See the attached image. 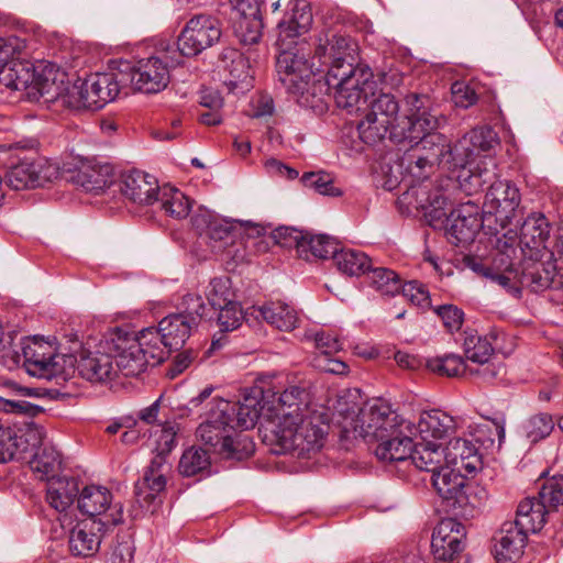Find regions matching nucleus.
<instances>
[{
  "label": "nucleus",
  "instance_id": "obj_1",
  "mask_svg": "<svg viewBox=\"0 0 563 563\" xmlns=\"http://www.w3.org/2000/svg\"><path fill=\"white\" fill-rule=\"evenodd\" d=\"M274 395L278 398L269 423L276 452L310 459L322 449L329 429L322 415L310 409V393L291 385Z\"/></svg>",
  "mask_w": 563,
  "mask_h": 563
},
{
  "label": "nucleus",
  "instance_id": "obj_2",
  "mask_svg": "<svg viewBox=\"0 0 563 563\" xmlns=\"http://www.w3.org/2000/svg\"><path fill=\"white\" fill-rule=\"evenodd\" d=\"M158 338L145 329L137 334L115 328L102 336V347L113 356L117 374L136 377L148 366L163 363L168 354L157 347Z\"/></svg>",
  "mask_w": 563,
  "mask_h": 563
},
{
  "label": "nucleus",
  "instance_id": "obj_3",
  "mask_svg": "<svg viewBox=\"0 0 563 563\" xmlns=\"http://www.w3.org/2000/svg\"><path fill=\"white\" fill-rule=\"evenodd\" d=\"M229 401L213 399L206 420L199 424L196 434L200 441L224 459L242 461L254 453L253 440L239 433L225 409Z\"/></svg>",
  "mask_w": 563,
  "mask_h": 563
},
{
  "label": "nucleus",
  "instance_id": "obj_4",
  "mask_svg": "<svg viewBox=\"0 0 563 563\" xmlns=\"http://www.w3.org/2000/svg\"><path fill=\"white\" fill-rule=\"evenodd\" d=\"M408 143L411 148L402 157L401 164H406L409 174L418 180L428 178L435 164L450 170L461 168L456 164L455 144L452 146L443 134L429 131Z\"/></svg>",
  "mask_w": 563,
  "mask_h": 563
},
{
  "label": "nucleus",
  "instance_id": "obj_5",
  "mask_svg": "<svg viewBox=\"0 0 563 563\" xmlns=\"http://www.w3.org/2000/svg\"><path fill=\"white\" fill-rule=\"evenodd\" d=\"M34 66L25 59L10 57L4 67L0 69V82L14 90L31 89L42 97L54 99L59 95V87L56 85L57 71L53 66Z\"/></svg>",
  "mask_w": 563,
  "mask_h": 563
},
{
  "label": "nucleus",
  "instance_id": "obj_6",
  "mask_svg": "<svg viewBox=\"0 0 563 563\" xmlns=\"http://www.w3.org/2000/svg\"><path fill=\"white\" fill-rule=\"evenodd\" d=\"M222 36V26L218 18L210 14H197L189 19L178 35L176 44H170L172 65H180L181 57H194L212 47Z\"/></svg>",
  "mask_w": 563,
  "mask_h": 563
},
{
  "label": "nucleus",
  "instance_id": "obj_7",
  "mask_svg": "<svg viewBox=\"0 0 563 563\" xmlns=\"http://www.w3.org/2000/svg\"><path fill=\"white\" fill-rule=\"evenodd\" d=\"M438 119L431 113L430 98L427 95L410 92L405 98V114L391 130L390 141L396 144L412 142L421 133L433 131Z\"/></svg>",
  "mask_w": 563,
  "mask_h": 563
},
{
  "label": "nucleus",
  "instance_id": "obj_8",
  "mask_svg": "<svg viewBox=\"0 0 563 563\" xmlns=\"http://www.w3.org/2000/svg\"><path fill=\"white\" fill-rule=\"evenodd\" d=\"M461 472L459 468L444 463L439 471L431 475V482L439 496L450 507L462 515H468L481 503L477 500L476 487L470 485Z\"/></svg>",
  "mask_w": 563,
  "mask_h": 563
},
{
  "label": "nucleus",
  "instance_id": "obj_9",
  "mask_svg": "<svg viewBox=\"0 0 563 563\" xmlns=\"http://www.w3.org/2000/svg\"><path fill=\"white\" fill-rule=\"evenodd\" d=\"M121 523V508L115 506L110 515L99 519H85L69 531V551L75 556L90 558L100 549L104 537Z\"/></svg>",
  "mask_w": 563,
  "mask_h": 563
},
{
  "label": "nucleus",
  "instance_id": "obj_10",
  "mask_svg": "<svg viewBox=\"0 0 563 563\" xmlns=\"http://www.w3.org/2000/svg\"><path fill=\"white\" fill-rule=\"evenodd\" d=\"M159 55L151 56L137 62L136 66L129 68V86L144 93H156L165 89L169 82V68L172 65L170 44L161 45Z\"/></svg>",
  "mask_w": 563,
  "mask_h": 563
},
{
  "label": "nucleus",
  "instance_id": "obj_11",
  "mask_svg": "<svg viewBox=\"0 0 563 563\" xmlns=\"http://www.w3.org/2000/svg\"><path fill=\"white\" fill-rule=\"evenodd\" d=\"M130 63H122L118 71L89 75L80 87L82 104L98 110L113 101L129 86Z\"/></svg>",
  "mask_w": 563,
  "mask_h": 563
},
{
  "label": "nucleus",
  "instance_id": "obj_12",
  "mask_svg": "<svg viewBox=\"0 0 563 563\" xmlns=\"http://www.w3.org/2000/svg\"><path fill=\"white\" fill-rule=\"evenodd\" d=\"M345 78H331L334 100L339 108L350 114L367 110L368 97L374 89L373 71L367 66H357V73L344 76Z\"/></svg>",
  "mask_w": 563,
  "mask_h": 563
},
{
  "label": "nucleus",
  "instance_id": "obj_13",
  "mask_svg": "<svg viewBox=\"0 0 563 563\" xmlns=\"http://www.w3.org/2000/svg\"><path fill=\"white\" fill-rule=\"evenodd\" d=\"M405 421L387 402L375 400L360 409L352 428L355 434L371 442L384 439Z\"/></svg>",
  "mask_w": 563,
  "mask_h": 563
},
{
  "label": "nucleus",
  "instance_id": "obj_14",
  "mask_svg": "<svg viewBox=\"0 0 563 563\" xmlns=\"http://www.w3.org/2000/svg\"><path fill=\"white\" fill-rule=\"evenodd\" d=\"M356 48L357 45L351 37L333 34L327 37L324 43L320 41L314 49V57H318L322 65L328 66L327 75L330 79H342L345 78L344 76L357 73V67L354 66Z\"/></svg>",
  "mask_w": 563,
  "mask_h": 563
},
{
  "label": "nucleus",
  "instance_id": "obj_15",
  "mask_svg": "<svg viewBox=\"0 0 563 563\" xmlns=\"http://www.w3.org/2000/svg\"><path fill=\"white\" fill-rule=\"evenodd\" d=\"M59 176V166L45 157L24 158L11 166L5 175L7 185L14 190L36 188Z\"/></svg>",
  "mask_w": 563,
  "mask_h": 563
},
{
  "label": "nucleus",
  "instance_id": "obj_16",
  "mask_svg": "<svg viewBox=\"0 0 563 563\" xmlns=\"http://www.w3.org/2000/svg\"><path fill=\"white\" fill-rule=\"evenodd\" d=\"M18 357H22L23 366L30 375L47 379L60 372L59 358H64L54 353L51 344L36 338L22 341Z\"/></svg>",
  "mask_w": 563,
  "mask_h": 563
},
{
  "label": "nucleus",
  "instance_id": "obj_17",
  "mask_svg": "<svg viewBox=\"0 0 563 563\" xmlns=\"http://www.w3.org/2000/svg\"><path fill=\"white\" fill-rule=\"evenodd\" d=\"M466 529L453 518L442 519L434 528L431 551L437 561L453 562L465 549Z\"/></svg>",
  "mask_w": 563,
  "mask_h": 563
},
{
  "label": "nucleus",
  "instance_id": "obj_18",
  "mask_svg": "<svg viewBox=\"0 0 563 563\" xmlns=\"http://www.w3.org/2000/svg\"><path fill=\"white\" fill-rule=\"evenodd\" d=\"M445 219L446 238L456 246L473 242L483 222L478 206L472 201L460 205Z\"/></svg>",
  "mask_w": 563,
  "mask_h": 563
},
{
  "label": "nucleus",
  "instance_id": "obj_19",
  "mask_svg": "<svg viewBox=\"0 0 563 563\" xmlns=\"http://www.w3.org/2000/svg\"><path fill=\"white\" fill-rule=\"evenodd\" d=\"M521 201L519 189L507 180H494L486 192L484 207L495 216L500 227L506 228L516 216Z\"/></svg>",
  "mask_w": 563,
  "mask_h": 563
},
{
  "label": "nucleus",
  "instance_id": "obj_20",
  "mask_svg": "<svg viewBox=\"0 0 563 563\" xmlns=\"http://www.w3.org/2000/svg\"><path fill=\"white\" fill-rule=\"evenodd\" d=\"M312 21L307 0H290L284 16L277 23V45L291 47L298 37L309 32Z\"/></svg>",
  "mask_w": 563,
  "mask_h": 563
},
{
  "label": "nucleus",
  "instance_id": "obj_21",
  "mask_svg": "<svg viewBox=\"0 0 563 563\" xmlns=\"http://www.w3.org/2000/svg\"><path fill=\"white\" fill-rule=\"evenodd\" d=\"M68 360L76 362L79 375L89 382L102 383L117 376L113 356L102 347V339L95 352L81 351L79 358L68 356Z\"/></svg>",
  "mask_w": 563,
  "mask_h": 563
},
{
  "label": "nucleus",
  "instance_id": "obj_22",
  "mask_svg": "<svg viewBox=\"0 0 563 563\" xmlns=\"http://www.w3.org/2000/svg\"><path fill=\"white\" fill-rule=\"evenodd\" d=\"M118 187L125 199L139 206L156 202L162 190L154 176L141 170L122 174Z\"/></svg>",
  "mask_w": 563,
  "mask_h": 563
},
{
  "label": "nucleus",
  "instance_id": "obj_23",
  "mask_svg": "<svg viewBox=\"0 0 563 563\" xmlns=\"http://www.w3.org/2000/svg\"><path fill=\"white\" fill-rule=\"evenodd\" d=\"M415 424L410 421H402L395 432H389L384 439H377L379 442L375 449L377 459L384 462L408 463L412 449V435Z\"/></svg>",
  "mask_w": 563,
  "mask_h": 563
},
{
  "label": "nucleus",
  "instance_id": "obj_24",
  "mask_svg": "<svg viewBox=\"0 0 563 563\" xmlns=\"http://www.w3.org/2000/svg\"><path fill=\"white\" fill-rule=\"evenodd\" d=\"M279 53L276 62V69L279 81L288 90H298L306 79L313 75L312 67L305 54L290 52V47L279 46Z\"/></svg>",
  "mask_w": 563,
  "mask_h": 563
},
{
  "label": "nucleus",
  "instance_id": "obj_25",
  "mask_svg": "<svg viewBox=\"0 0 563 563\" xmlns=\"http://www.w3.org/2000/svg\"><path fill=\"white\" fill-rule=\"evenodd\" d=\"M195 319H186L183 314L170 313L163 318L157 328H146V332H153V336L157 335V347L162 351L168 349L179 350L184 346L185 342L195 329Z\"/></svg>",
  "mask_w": 563,
  "mask_h": 563
},
{
  "label": "nucleus",
  "instance_id": "obj_26",
  "mask_svg": "<svg viewBox=\"0 0 563 563\" xmlns=\"http://www.w3.org/2000/svg\"><path fill=\"white\" fill-rule=\"evenodd\" d=\"M528 534L511 521L503 523L494 537V556L497 563H515L521 558Z\"/></svg>",
  "mask_w": 563,
  "mask_h": 563
},
{
  "label": "nucleus",
  "instance_id": "obj_27",
  "mask_svg": "<svg viewBox=\"0 0 563 563\" xmlns=\"http://www.w3.org/2000/svg\"><path fill=\"white\" fill-rule=\"evenodd\" d=\"M333 88V84L330 82V76L325 75V78H314V75L310 79H306L302 86L298 90H288L290 95L296 98L297 103L302 107L312 110L314 113L322 114L328 110V103L331 99L330 91Z\"/></svg>",
  "mask_w": 563,
  "mask_h": 563
},
{
  "label": "nucleus",
  "instance_id": "obj_28",
  "mask_svg": "<svg viewBox=\"0 0 563 563\" xmlns=\"http://www.w3.org/2000/svg\"><path fill=\"white\" fill-rule=\"evenodd\" d=\"M115 175L109 164L86 163L70 176L71 183L87 192L99 194L114 184Z\"/></svg>",
  "mask_w": 563,
  "mask_h": 563
},
{
  "label": "nucleus",
  "instance_id": "obj_29",
  "mask_svg": "<svg viewBox=\"0 0 563 563\" xmlns=\"http://www.w3.org/2000/svg\"><path fill=\"white\" fill-rule=\"evenodd\" d=\"M78 509L87 515L88 519L103 518L104 515H110L112 508L119 506L121 508V522L123 521V506L120 503L112 501L111 492L102 486L90 485L86 486L78 498Z\"/></svg>",
  "mask_w": 563,
  "mask_h": 563
},
{
  "label": "nucleus",
  "instance_id": "obj_30",
  "mask_svg": "<svg viewBox=\"0 0 563 563\" xmlns=\"http://www.w3.org/2000/svg\"><path fill=\"white\" fill-rule=\"evenodd\" d=\"M455 431V419L439 409L423 411L413 429V433H419L423 441L444 440L453 435Z\"/></svg>",
  "mask_w": 563,
  "mask_h": 563
},
{
  "label": "nucleus",
  "instance_id": "obj_31",
  "mask_svg": "<svg viewBox=\"0 0 563 563\" xmlns=\"http://www.w3.org/2000/svg\"><path fill=\"white\" fill-rule=\"evenodd\" d=\"M496 141V133L487 126L473 129L455 143L456 164L461 169H466L467 165H472L476 152H486L493 147Z\"/></svg>",
  "mask_w": 563,
  "mask_h": 563
},
{
  "label": "nucleus",
  "instance_id": "obj_32",
  "mask_svg": "<svg viewBox=\"0 0 563 563\" xmlns=\"http://www.w3.org/2000/svg\"><path fill=\"white\" fill-rule=\"evenodd\" d=\"M444 454L445 463L468 474L476 472L482 464L477 448L466 439L455 438L450 440L444 448Z\"/></svg>",
  "mask_w": 563,
  "mask_h": 563
},
{
  "label": "nucleus",
  "instance_id": "obj_33",
  "mask_svg": "<svg viewBox=\"0 0 563 563\" xmlns=\"http://www.w3.org/2000/svg\"><path fill=\"white\" fill-rule=\"evenodd\" d=\"M78 482L74 477H55L47 479L46 500L51 507L62 512L78 498Z\"/></svg>",
  "mask_w": 563,
  "mask_h": 563
},
{
  "label": "nucleus",
  "instance_id": "obj_34",
  "mask_svg": "<svg viewBox=\"0 0 563 563\" xmlns=\"http://www.w3.org/2000/svg\"><path fill=\"white\" fill-rule=\"evenodd\" d=\"M229 60L225 64V70L229 73V78L225 79V85L230 91H245L252 86L251 67L249 59L236 49H227L223 53V60Z\"/></svg>",
  "mask_w": 563,
  "mask_h": 563
},
{
  "label": "nucleus",
  "instance_id": "obj_35",
  "mask_svg": "<svg viewBox=\"0 0 563 563\" xmlns=\"http://www.w3.org/2000/svg\"><path fill=\"white\" fill-rule=\"evenodd\" d=\"M547 511V506L539 497H528L518 505L516 519L512 522L527 533H534L543 528Z\"/></svg>",
  "mask_w": 563,
  "mask_h": 563
},
{
  "label": "nucleus",
  "instance_id": "obj_36",
  "mask_svg": "<svg viewBox=\"0 0 563 563\" xmlns=\"http://www.w3.org/2000/svg\"><path fill=\"white\" fill-rule=\"evenodd\" d=\"M292 232L295 233L294 240L297 245V251L300 256L306 254V258H309L307 253L310 252L316 258L327 260L333 257L338 250V242L329 235H311L298 231Z\"/></svg>",
  "mask_w": 563,
  "mask_h": 563
},
{
  "label": "nucleus",
  "instance_id": "obj_37",
  "mask_svg": "<svg viewBox=\"0 0 563 563\" xmlns=\"http://www.w3.org/2000/svg\"><path fill=\"white\" fill-rule=\"evenodd\" d=\"M258 396L247 395L244 396L242 401L231 402L225 409L234 429L241 428L243 430L252 429L255 427L263 407L260 406Z\"/></svg>",
  "mask_w": 563,
  "mask_h": 563
},
{
  "label": "nucleus",
  "instance_id": "obj_38",
  "mask_svg": "<svg viewBox=\"0 0 563 563\" xmlns=\"http://www.w3.org/2000/svg\"><path fill=\"white\" fill-rule=\"evenodd\" d=\"M408 463L433 475L445 463L444 449L429 441L412 445Z\"/></svg>",
  "mask_w": 563,
  "mask_h": 563
},
{
  "label": "nucleus",
  "instance_id": "obj_39",
  "mask_svg": "<svg viewBox=\"0 0 563 563\" xmlns=\"http://www.w3.org/2000/svg\"><path fill=\"white\" fill-rule=\"evenodd\" d=\"M258 313L267 323L282 331H291L298 323L296 310L285 302H268L258 308Z\"/></svg>",
  "mask_w": 563,
  "mask_h": 563
},
{
  "label": "nucleus",
  "instance_id": "obj_40",
  "mask_svg": "<svg viewBox=\"0 0 563 563\" xmlns=\"http://www.w3.org/2000/svg\"><path fill=\"white\" fill-rule=\"evenodd\" d=\"M556 266L553 262H534L525 267L521 284L531 287L533 291L544 290L554 284Z\"/></svg>",
  "mask_w": 563,
  "mask_h": 563
},
{
  "label": "nucleus",
  "instance_id": "obj_41",
  "mask_svg": "<svg viewBox=\"0 0 563 563\" xmlns=\"http://www.w3.org/2000/svg\"><path fill=\"white\" fill-rule=\"evenodd\" d=\"M550 236V225L542 213H532L521 225L520 239L526 246L539 249L544 246Z\"/></svg>",
  "mask_w": 563,
  "mask_h": 563
},
{
  "label": "nucleus",
  "instance_id": "obj_42",
  "mask_svg": "<svg viewBox=\"0 0 563 563\" xmlns=\"http://www.w3.org/2000/svg\"><path fill=\"white\" fill-rule=\"evenodd\" d=\"M333 260L338 269L349 276L366 275L372 267L371 258L358 250H336Z\"/></svg>",
  "mask_w": 563,
  "mask_h": 563
},
{
  "label": "nucleus",
  "instance_id": "obj_43",
  "mask_svg": "<svg viewBox=\"0 0 563 563\" xmlns=\"http://www.w3.org/2000/svg\"><path fill=\"white\" fill-rule=\"evenodd\" d=\"M161 208L166 214L175 219L186 218L191 209V200L179 189L164 186L158 195Z\"/></svg>",
  "mask_w": 563,
  "mask_h": 563
},
{
  "label": "nucleus",
  "instance_id": "obj_44",
  "mask_svg": "<svg viewBox=\"0 0 563 563\" xmlns=\"http://www.w3.org/2000/svg\"><path fill=\"white\" fill-rule=\"evenodd\" d=\"M463 350L466 360L479 365L490 361L494 346L487 336L479 335L476 331H465Z\"/></svg>",
  "mask_w": 563,
  "mask_h": 563
},
{
  "label": "nucleus",
  "instance_id": "obj_45",
  "mask_svg": "<svg viewBox=\"0 0 563 563\" xmlns=\"http://www.w3.org/2000/svg\"><path fill=\"white\" fill-rule=\"evenodd\" d=\"M372 100L368 101V112L373 117L378 118L379 120L389 121L390 124L398 123L400 118L399 113V103L394 95L389 92H383L376 95L374 89L371 92Z\"/></svg>",
  "mask_w": 563,
  "mask_h": 563
},
{
  "label": "nucleus",
  "instance_id": "obj_46",
  "mask_svg": "<svg viewBox=\"0 0 563 563\" xmlns=\"http://www.w3.org/2000/svg\"><path fill=\"white\" fill-rule=\"evenodd\" d=\"M369 286L383 296H395L400 292L401 279L399 275L386 267H371L366 274Z\"/></svg>",
  "mask_w": 563,
  "mask_h": 563
},
{
  "label": "nucleus",
  "instance_id": "obj_47",
  "mask_svg": "<svg viewBox=\"0 0 563 563\" xmlns=\"http://www.w3.org/2000/svg\"><path fill=\"white\" fill-rule=\"evenodd\" d=\"M395 126L396 124H390L389 121L379 120L366 113L365 119L357 124V133L363 143L374 146L380 143L387 134L390 135Z\"/></svg>",
  "mask_w": 563,
  "mask_h": 563
},
{
  "label": "nucleus",
  "instance_id": "obj_48",
  "mask_svg": "<svg viewBox=\"0 0 563 563\" xmlns=\"http://www.w3.org/2000/svg\"><path fill=\"white\" fill-rule=\"evenodd\" d=\"M60 454L52 445H41L30 461L32 471L41 474L42 478H51L60 467Z\"/></svg>",
  "mask_w": 563,
  "mask_h": 563
},
{
  "label": "nucleus",
  "instance_id": "obj_49",
  "mask_svg": "<svg viewBox=\"0 0 563 563\" xmlns=\"http://www.w3.org/2000/svg\"><path fill=\"white\" fill-rule=\"evenodd\" d=\"M210 467L209 454L200 448L186 450L179 461V472L184 476H194L207 472Z\"/></svg>",
  "mask_w": 563,
  "mask_h": 563
},
{
  "label": "nucleus",
  "instance_id": "obj_50",
  "mask_svg": "<svg viewBox=\"0 0 563 563\" xmlns=\"http://www.w3.org/2000/svg\"><path fill=\"white\" fill-rule=\"evenodd\" d=\"M416 195L419 206L427 210L431 218L440 220L448 216L444 211L448 199L440 189L429 192L427 186H419Z\"/></svg>",
  "mask_w": 563,
  "mask_h": 563
},
{
  "label": "nucleus",
  "instance_id": "obj_51",
  "mask_svg": "<svg viewBox=\"0 0 563 563\" xmlns=\"http://www.w3.org/2000/svg\"><path fill=\"white\" fill-rule=\"evenodd\" d=\"M206 296L211 308L223 307V305H230V302L236 300L231 279L227 276L212 278Z\"/></svg>",
  "mask_w": 563,
  "mask_h": 563
},
{
  "label": "nucleus",
  "instance_id": "obj_52",
  "mask_svg": "<svg viewBox=\"0 0 563 563\" xmlns=\"http://www.w3.org/2000/svg\"><path fill=\"white\" fill-rule=\"evenodd\" d=\"M205 238L214 252H222L227 246L233 244L235 231L232 224L216 218Z\"/></svg>",
  "mask_w": 563,
  "mask_h": 563
},
{
  "label": "nucleus",
  "instance_id": "obj_53",
  "mask_svg": "<svg viewBox=\"0 0 563 563\" xmlns=\"http://www.w3.org/2000/svg\"><path fill=\"white\" fill-rule=\"evenodd\" d=\"M427 367L441 376L455 377L466 371V365L462 356L456 354H446L437 356L427 361Z\"/></svg>",
  "mask_w": 563,
  "mask_h": 563
},
{
  "label": "nucleus",
  "instance_id": "obj_54",
  "mask_svg": "<svg viewBox=\"0 0 563 563\" xmlns=\"http://www.w3.org/2000/svg\"><path fill=\"white\" fill-rule=\"evenodd\" d=\"M553 428L554 421L549 413L534 415L522 426L523 433L531 443H536L550 435Z\"/></svg>",
  "mask_w": 563,
  "mask_h": 563
},
{
  "label": "nucleus",
  "instance_id": "obj_55",
  "mask_svg": "<svg viewBox=\"0 0 563 563\" xmlns=\"http://www.w3.org/2000/svg\"><path fill=\"white\" fill-rule=\"evenodd\" d=\"M238 33L244 44H256L262 37L264 27L261 11L255 15L239 14Z\"/></svg>",
  "mask_w": 563,
  "mask_h": 563
},
{
  "label": "nucleus",
  "instance_id": "obj_56",
  "mask_svg": "<svg viewBox=\"0 0 563 563\" xmlns=\"http://www.w3.org/2000/svg\"><path fill=\"white\" fill-rule=\"evenodd\" d=\"M152 482L142 479L135 485V503L142 511L154 514L162 504L161 493L164 489L154 490Z\"/></svg>",
  "mask_w": 563,
  "mask_h": 563
},
{
  "label": "nucleus",
  "instance_id": "obj_57",
  "mask_svg": "<svg viewBox=\"0 0 563 563\" xmlns=\"http://www.w3.org/2000/svg\"><path fill=\"white\" fill-rule=\"evenodd\" d=\"M305 187L313 189L316 192L324 196L336 197L341 195V190L333 184V178L324 172L305 173L301 177Z\"/></svg>",
  "mask_w": 563,
  "mask_h": 563
},
{
  "label": "nucleus",
  "instance_id": "obj_58",
  "mask_svg": "<svg viewBox=\"0 0 563 563\" xmlns=\"http://www.w3.org/2000/svg\"><path fill=\"white\" fill-rule=\"evenodd\" d=\"M212 309L219 311L218 323L221 331H233L241 325L243 312L236 300L230 302V305H223V307Z\"/></svg>",
  "mask_w": 563,
  "mask_h": 563
},
{
  "label": "nucleus",
  "instance_id": "obj_59",
  "mask_svg": "<svg viewBox=\"0 0 563 563\" xmlns=\"http://www.w3.org/2000/svg\"><path fill=\"white\" fill-rule=\"evenodd\" d=\"M539 498L548 509L563 506V476L547 481L539 492Z\"/></svg>",
  "mask_w": 563,
  "mask_h": 563
},
{
  "label": "nucleus",
  "instance_id": "obj_60",
  "mask_svg": "<svg viewBox=\"0 0 563 563\" xmlns=\"http://www.w3.org/2000/svg\"><path fill=\"white\" fill-rule=\"evenodd\" d=\"M134 542L130 533L118 534L111 549L109 563H133Z\"/></svg>",
  "mask_w": 563,
  "mask_h": 563
},
{
  "label": "nucleus",
  "instance_id": "obj_61",
  "mask_svg": "<svg viewBox=\"0 0 563 563\" xmlns=\"http://www.w3.org/2000/svg\"><path fill=\"white\" fill-rule=\"evenodd\" d=\"M206 310L202 297L198 294L189 292L183 297L177 313L183 314L186 319H195V325H198L206 316Z\"/></svg>",
  "mask_w": 563,
  "mask_h": 563
},
{
  "label": "nucleus",
  "instance_id": "obj_62",
  "mask_svg": "<svg viewBox=\"0 0 563 563\" xmlns=\"http://www.w3.org/2000/svg\"><path fill=\"white\" fill-rule=\"evenodd\" d=\"M168 470V465L166 462V456L155 454L152 459L150 465L146 467L145 473L143 475L144 481L152 482V485L157 489H165L166 487V477L165 472Z\"/></svg>",
  "mask_w": 563,
  "mask_h": 563
},
{
  "label": "nucleus",
  "instance_id": "obj_63",
  "mask_svg": "<svg viewBox=\"0 0 563 563\" xmlns=\"http://www.w3.org/2000/svg\"><path fill=\"white\" fill-rule=\"evenodd\" d=\"M451 92L454 104L463 109L472 107L478 99L474 87L464 81H455L451 87Z\"/></svg>",
  "mask_w": 563,
  "mask_h": 563
},
{
  "label": "nucleus",
  "instance_id": "obj_64",
  "mask_svg": "<svg viewBox=\"0 0 563 563\" xmlns=\"http://www.w3.org/2000/svg\"><path fill=\"white\" fill-rule=\"evenodd\" d=\"M400 291L412 305L418 307H429L430 296L426 287L417 280L401 283Z\"/></svg>",
  "mask_w": 563,
  "mask_h": 563
}]
</instances>
